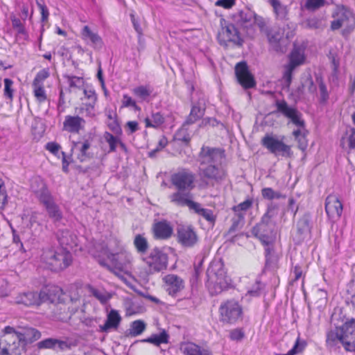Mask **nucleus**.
I'll return each instance as SVG.
<instances>
[{
	"label": "nucleus",
	"instance_id": "50",
	"mask_svg": "<svg viewBox=\"0 0 355 355\" xmlns=\"http://www.w3.org/2000/svg\"><path fill=\"white\" fill-rule=\"evenodd\" d=\"M253 199L248 198L243 202L234 206L232 209L236 214H244L249 210L253 205Z\"/></svg>",
	"mask_w": 355,
	"mask_h": 355
},
{
	"label": "nucleus",
	"instance_id": "52",
	"mask_svg": "<svg viewBox=\"0 0 355 355\" xmlns=\"http://www.w3.org/2000/svg\"><path fill=\"white\" fill-rule=\"evenodd\" d=\"M33 94L36 100L40 103H44L47 99V96L43 85L33 83Z\"/></svg>",
	"mask_w": 355,
	"mask_h": 355
},
{
	"label": "nucleus",
	"instance_id": "3",
	"mask_svg": "<svg viewBox=\"0 0 355 355\" xmlns=\"http://www.w3.org/2000/svg\"><path fill=\"white\" fill-rule=\"evenodd\" d=\"M333 21L331 22V29L336 31L343 28L342 35L347 36L355 27V18L352 12L343 5H338L332 12Z\"/></svg>",
	"mask_w": 355,
	"mask_h": 355
},
{
	"label": "nucleus",
	"instance_id": "14",
	"mask_svg": "<svg viewBox=\"0 0 355 355\" xmlns=\"http://www.w3.org/2000/svg\"><path fill=\"white\" fill-rule=\"evenodd\" d=\"M199 170L200 175L202 178L217 183L223 181L227 176V171L222 163L199 167Z\"/></svg>",
	"mask_w": 355,
	"mask_h": 355
},
{
	"label": "nucleus",
	"instance_id": "23",
	"mask_svg": "<svg viewBox=\"0 0 355 355\" xmlns=\"http://www.w3.org/2000/svg\"><path fill=\"white\" fill-rule=\"evenodd\" d=\"M170 202L174 205L180 207H188L191 209L195 201L192 200L191 191L178 190L168 196Z\"/></svg>",
	"mask_w": 355,
	"mask_h": 355
},
{
	"label": "nucleus",
	"instance_id": "19",
	"mask_svg": "<svg viewBox=\"0 0 355 355\" xmlns=\"http://www.w3.org/2000/svg\"><path fill=\"white\" fill-rule=\"evenodd\" d=\"M304 60V52L300 49H294L289 58V63L285 66V71L284 73V78L288 83H290L292 80L293 71L299 65L302 64Z\"/></svg>",
	"mask_w": 355,
	"mask_h": 355
},
{
	"label": "nucleus",
	"instance_id": "40",
	"mask_svg": "<svg viewBox=\"0 0 355 355\" xmlns=\"http://www.w3.org/2000/svg\"><path fill=\"white\" fill-rule=\"evenodd\" d=\"M268 2L272 6L273 11L278 19H288V8L287 6L282 4L279 0H268Z\"/></svg>",
	"mask_w": 355,
	"mask_h": 355
},
{
	"label": "nucleus",
	"instance_id": "45",
	"mask_svg": "<svg viewBox=\"0 0 355 355\" xmlns=\"http://www.w3.org/2000/svg\"><path fill=\"white\" fill-rule=\"evenodd\" d=\"M137 252L144 255L147 252L149 245L147 239L141 234H137L133 241Z\"/></svg>",
	"mask_w": 355,
	"mask_h": 355
},
{
	"label": "nucleus",
	"instance_id": "29",
	"mask_svg": "<svg viewBox=\"0 0 355 355\" xmlns=\"http://www.w3.org/2000/svg\"><path fill=\"white\" fill-rule=\"evenodd\" d=\"M16 333L24 343V350L28 343H33L41 337V333L37 329L30 327H19Z\"/></svg>",
	"mask_w": 355,
	"mask_h": 355
},
{
	"label": "nucleus",
	"instance_id": "61",
	"mask_svg": "<svg viewBox=\"0 0 355 355\" xmlns=\"http://www.w3.org/2000/svg\"><path fill=\"white\" fill-rule=\"evenodd\" d=\"M253 21L254 26L256 24L261 32L266 33L268 31L269 28L267 27L266 19L263 17L257 15L255 12Z\"/></svg>",
	"mask_w": 355,
	"mask_h": 355
},
{
	"label": "nucleus",
	"instance_id": "21",
	"mask_svg": "<svg viewBox=\"0 0 355 355\" xmlns=\"http://www.w3.org/2000/svg\"><path fill=\"white\" fill-rule=\"evenodd\" d=\"M68 84V92L73 98H80L84 96V91H89L85 87L83 78L76 76H65Z\"/></svg>",
	"mask_w": 355,
	"mask_h": 355
},
{
	"label": "nucleus",
	"instance_id": "16",
	"mask_svg": "<svg viewBox=\"0 0 355 355\" xmlns=\"http://www.w3.org/2000/svg\"><path fill=\"white\" fill-rule=\"evenodd\" d=\"M277 110L299 128L304 127V121L302 119V114L293 107H291L285 101H276Z\"/></svg>",
	"mask_w": 355,
	"mask_h": 355
},
{
	"label": "nucleus",
	"instance_id": "33",
	"mask_svg": "<svg viewBox=\"0 0 355 355\" xmlns=\"http://www.w3.org/2000/svg\"><path fill=\"white\" fill-rule=\"evenodd\" d=\"M92 143V139H83L75 144V147L78 150L77 158L80 162H84L92 158V153L90 152Z\"/></svg>",
	"mask_w": 355,
	"mask_h": 355
},
{
	"label": "nucleus",
	"instance_id": "44",
	"mask_svg": "<svg viewBox=\"0 0 355 355\" xmlns=\"http://www.w3.org/2000/svg\"><path fill=\"white\" fill-rule=\"evenodd\" d=\"M190 211H193L198 215L202 216L209 222L213 223L216 220L213 211L211 209L202 208L199 202H196Z\"/></svg>",
	"mask_w": 355,
	"mask_h": 355
},
{
	"label": "nucleus",
	"instance_id": "10",
	"mask_svg": "<svg viewBox=\"0 0 355 355\" xmlns=\"http://www.w3.org/2000/svg\"><path fill=\"white\" fill-rule=\"evenodd\" d=\"M143 261L149 267L151 272H160L166 269L168 266V255L160 248L155 247L152 249Z\"/></svg>",
	"mask_w": 355,
	"mask_h": 355
},
{
	"label": "nucleus",
	"instance_id": "37",
	"mask_svg": "<svg viewBox=\"0 0 355 355\" xmlns=\"http://www.w3.org/2000/svg\"><path fill=\"white\" fill-rule=\"evenodd\" d=\"M81 36L83 40L87 43H90L94 47L101 48L103 41L101 37L93 32L88 26H85L81 31Z\"/></svg>",
	"mask_w": 355,
	"mask_h": 355
},
{
	"label": "nucleus",
	"instance_id": "24",
	"mask_svg": "<svg viewBox=\"0 0 355 355\" xmlns=\"http://www.w3.org/2000/svg\"><path fill=\"white\" fill-rule=\"evenodd\" d=\"M44 207L49 217L53 221V223L60 222L62 219V211L60 206L55 202L52 195L46 198H44L40 202Z\"/></svg>",
	"mask_w": 355,
	"mask_h": 355
},
{
	"label": "nucleus",
	"instance_id": "41",
	"mask_svg": "<svg viewBox=\"0 0 355 355\" xmlns=\"http://www.w3.org/2000/svg\"><path fill=\"white\" fill-rule=\"evenodd\" d=\"M205 108L204 107H201L198 103L193 105L191 107L189 116L184 122V125L193 124L201 119L205 114Z\"/></svg>",
	"mask_w": 355,
	"mask_h": 355
},
{
	"label": "nucleus",
	"instance_id": "27",
	"mask_svg": "<svg viewBox=\"0 0 355 355\" xmlns=\"http://www.w3.org/2000/svg\"><path fill=\"white\" fill-rule=\"evenodd\" d=\"M153 231L156 239L166 240L172 236L173 228L169 222L162 220L153 225Z\"/></svg>",
	"mask_w": 355,
	"mask_h": 355
},
{
	"label": "nucleus",
	"instance_id": "34",
	"mask_svg": "<svg viewBox=\"0 0 355 355\" xmlns=\"http://www.w3.org/2000/svg\"><path fill=\"white\" fill-rule=\"evenodd\" d=\"M58 240L62 248L69 250L77 245L76 236L69 230H59L58 232Z\"/></svg>",
	"mask_w": 355,
	"mask_h": 355
},
{
	"label": "nucleus",
	"instance_id": "6",
	"mask_svg": "<svg viewBox=\"0 0 355 355\" xmlns=\"http://www.w3.org/2000/svg\"><path fill=\"white\" fill-rule=\"evenodd\" d=\"M44 261L53 271H60L67 268L72 262V256L69 250L60 248L56 250H48L42 254Z\"/></svg>",
	"mask_w": 355,
	"mask_h": 355
},
{
	"label": "nucleus",
	"instance_id": "57",
	"mask_svg": "<svg viewBox=\"0 0 355 355\" xmlns=\"http://www.w3.org/2000/svg\"><path fill=\"white\" fill-rule=\"evenodd\" d=\"M244 214H236L232 218V225L230 228V232H235L239 228L241 227L244 220Z\"/></svg>",
	"mask_w": 355,
	"mask_h": 355
},
{
	"label": "nucleus",
	"instance_id": "43",
	"mask_svg": "<svg viewBox=\"0 0 355 355\" xmlns=\"http://www.w3.org/2000/svg\"><path fill=\"white\" fill-rule=\"evenodd\" d=\"M180 350L184 355H205L208 351L202 349L200 346L193 343H187L181 345Z\"/></svg>",
	"mask_w": 355,
	"mask_h": 355
},
{
	"label": "nucleus",
	"instance_id": "62",
	"mask_svg": "<svg viewBox=\"0 0 355 355\" xmlns=\"http://www.w3.org/2000/svg\"><path fill=\"white\" fill-rule=\"evenodd\" d=\"M324 4V0H306L304 5L305 8L309 10H315Z\"/></svg>",
	"mask_w": 355,
	"mask_h": 355
},
{
	"label": "nucleus",
	"instance_id": "32",
	"mask_svg": "<svg viewBox=\"0 0 355 355\" xmlns=\"http://www.w3.org/2000/svg\"><path fill=\"white\" fill-rule=\"evenodd\" d=\"M40 302V295L36 292H24L17 295L15 297V302L26 306L39 305Z\"/></svg>",
	"mask_w": 355,
	"mask_h": 355
},
{
	"label": "nucleus",
	"instance_id": "47",
	"mask_svg": "<svg viewBox=\"0 0 355 355\" xmlns=\"http://www.w3.org/2000/svg\"><path fill=\"white\" fill-rule=\"evenodd\" d=\"M164 117L159 112L152 113L151 118H146L144 121L146 128H158L164 123Z\"/></svg>",
	"mask_w": 355,
	"mask_h": 355
},
{
	"label": "nucleus",
	"instance_id": "20",
	"mask_svg": "<svg viewBox=\"0 0 355 355\" xmlns=\"http://www.w3.org/2000/svg\"><path fill=\"white\" fill-rule=\"evenodd\" d=\"M235 73L239 83L243 88H252L255 86V81L248 70L246 62H241L236 64Z\"/></svg>",
	"mask_w": 355,
	"mask_h": 355
},
{
	"label": "nucleus",
	"instance_id": "38",
	"mask_svg": "<svg viewBox=\"0 0 355 355\" xmlns=\"http://www.w3.org/2000/svg\"><path fill=\"white\" fill-rule=\"evenodd\" d=\"M311 232L310 222L306 216H303L297 223V241H302Z\"/></svg>",
	"mask_w": 355,
	"mask_h": 355
},
{
	"label": "nucleus",
	"instance_id": "49",
	"mask_svg": "<svg viewBox=\"0 0 355 355\" xmlns=\"http://www.w3.org/2000/svg\"><path fill=\"white\" fill-rule=\"evenodd\" d=\"M261 196L263 198L272 200L274 199L285 198L286 196L281 192L275 191L270 187H265L261 189Z\"/></svg>",
	"mask_w": 355,
	"mask_h": 355
},
{
	"label": "nucleus",
	"instance_id": "63",
	"mask_svg": "<svg viewBox=\"0 0 355 355\" xmlns=\"http://www.w3.org/2000/svg\"><path fill=\"white\" fill-rule=\"evenodd\" d=\"M4 83V96L9 98L10 100L12 99L13 97V89H12V86L13 85V81L9 78H5L3 80Z\"/></svg>",
	"mask_w": 355,
	"mask_h": 355
},
{
	"label": "nucleus",
	"instance_id": "17",
	"mask_svg": "<svg viewBox=\"0 0 355 355\" xmlns=\"http://www.w3.org/2000/svg\"><path fill=\"white\" fill-rule=\"evenodd\" d=\"M177 241L184 248H192L198 243V237L191 226L180 225L177 228Z\"/></svg>",
	"mask_w": 355,
	"mask_h": 355
},
{
	"label": "nucleus",
	"instance_id": "26",
	"mask_svg": "<svg viewBox=\"0 0 355 355\" xmlns=\"http://www.w3.org/2000/svg\"><path fill=\"white\" fill-rule=\"evenodd\" d=\"M166 290L170 295L175 296L184 287L183 279L176 275L171 274L164 277Z\"/></svg>",
	"mask_w": 355,
	"mask_h": 355
},
{
	"label": "nucleus",
	"instance_id": "35",
	"mask_svg": "<svg viewBox=\"0 0 355 355\" xmlns=\"http://www.w3.org/2000/svg\"><path fill=\"white\" fill-rule=\"evenodd\" d=\"M31 189L36 195L40 202L43 200L44 198H46L51 195L44 180L40 178H35L32 180Z\"/></svg>",
	"mask_w": 355,
	"mask_h": 355
},
{
	"label": "nucleus",
	"instance_id": "36",
	"mask_svg": "<svg viewBox=\"0 0 355 355\" xmlns=\"http://www.w3.org/2000/svg\"><path fill=\"white\" fill-rule=\"evenodd\" d=\"M121 321V317L117 311L112 309L107 315V319L103 325H100L99 328L102 332H107L110 329H116Z\"/></svg>",
	"mask_w": 355,
	"mask_h": 355
},
{
	"label": "nucleus",
	"instance_id": "22",
	"mask_svg": "<svg viewBox=\"0 0 355 355\" xmlns=\"http://www.w3.org/2000/svg\"><path fill=\"white\" fill-rule=\"evenodd\" d=\"M72 342L69 339L59 340L56 338H46L37 343L39 349H51L56 352H64L71 349Z\"/></svg>",
	"mask_w": 355,
	"mask_h": 355
},
{
	"label": "nucleus",
	"instance_id": "31",
	"mask_svg": "<svg viewBox=\"0 0 355 355\" xmlns=\"http://www.w3.org/2000/svg\"><path fill=\"white\" fill-rule=\"evenodd\" d=\"M110 259L112 263V268L120 272H123L125 274L129 272L131 263L129 256L123 253H120L112 254Z\"/></svg>",
	"mask_w": 355,
	"mask_h": 355
},
{
	"label": "nucleus",
	"instance_id": "53",
	"mask_svg": "<svg viewBox=\"0 0 355 355\" xmlns=\"http://www.w3.org/2000/svg\"><path fill=\"white\" fill-rule=\"evenodd\" d=\"M146 329V324L144 321L138 320L132 322L130 329V334L133 336H137L143 333Z\"/></svg>",
	"mask_w": 355,
	"mask_h": 355
},
{
	"label": "nucleus",
	"instance_id": "7",
	"mask_svg": "<svg viewBox=\"0 0 355 355\" xmlns=\"http://www.w3.org/2000/svg\"><path fill=\"white\" fill-rule=\"evenodd\" d=\"M284 136L266 134L261 141V145L275 156L290 157L293 155L291 146L284 143Z\"/></svg>",
	"mask_w": 355,
	"mask_h": 355
},
{
	"label": "nucleus",
	"instance_id": "58",
	"mask_svg": "<svg viewBox=\"0 0 355 355\" xmlns=\"http://www.w3.org/2000/svg\"><path fill=\"white\" fill-rule=\"evenodd\" d=\"M186 126L187 125H184V123L182 128L177 132L176 137L178 140L182 141L187 144L191 141V137L187 131V129L186 128Z\"/></svg>",
	"mask_w": 355,
	"mask_h": 355
},
{
	"label": "nucleus",
	"instance_id": "46",
	"mask_svg": "<svg viewBox=\"0 0 355 355\" xmlns=\"http://www.w3.org/2000/svg\"><path fill=\"white\" fill-rule=\"evenodd\" d=\"M88 292L95 297L101 303H106L111 297V295L104 290H98L91 285H87Z\"/></svg>",
	"mask_w": 355,
	"mask_h": 355
},
{
	"label": "nucleus",
	"instance_id": "12",
	"mask_svg": "<svg viewBox=\"0 0 355 355\" xmlns=\"http://www.w3.org/2000/svg\"><path fill=\"white\" fill-rule=\"evenodd\" d=\"M222 30L218 34L220 42H231L237 46H241L243 40L235 25L227 24L224 19H220Z\"/></svg>",
	"mask_w": 355,
	"mask_h": 355
},
{
	"label": "nucleus",
	"instance_id": "5",
	"mask_svg": "<svg viewBox=\"0 0 355 355\" xmlns=\"http://www.w3.org/2000/svg\"><path fill=\"white\" fill-rule=\"evenodd\" d=\"M220 321L224 324H234L243 319L242 304L234 298L223 301L218 309Z\"/></svg>",
	"mask_w": 355,
	"mask_h": 355
},
{
	"label": "nucleus",
	"instance_id": "64",
	"mask_svg": "<svg viewBox=\"0 0 355 355\" xmlns=\"http://www.w3.org/2000/svg\"><path fill=\"white\" fill-rule=\"evenodd\" d=\"M46 149L53 154L55 156L58 158L60 157L61 152V146L55 142H49L46 145Z\"/></svg>",
	"mask_w": 355,
	"mask_h": 355
},
{
	"label": "nucleus",
	"instance_id": "55",
	"mask_svg": "<svg viewBox=\"0 0 355 355\" xmlns=\"http://www.w3.org/2000/svg\"><path fill=\"white\" fill-rule=\"evenodd\" d=\"M306 343L304 340H300V337H297L295 344L291 349H290L286 354H275V355H295L303 351Z\"/></svg>",
	"mask_w": 355,
	"mask_h": 355
},
{
	"label": "nucleus",
	"instance_id": "2",
	"mask_svg": "<svg viewBox=\"0 0 355 355\" xmlns=\"http://www.w3.org/2000/svg\"><path fill=\"white\" fill-rule=\"evenodd\" d=\"M207 281L206 286L209 293L218 295L230 285V278L226 275L224 263L221 259H214L207 270Z\"/></svg>",
	"mask_w": 355,
	"mask_h": 355
},
{
	"label": "nucleus",
	"instance_id": "11",
	"mask_svg": "<svg viewBox=\"0 0 355 355\" xmlns=\"http://www.w3.org/2000/svg\"><path fill=\"white\" fill-rule=\"evenodd\" d=\"M224 157V151L222 149L202 146L198 155L200 167L220 164Z\"/></svg>",
	"mask_w": 355,
	"mask_h": 355
},
{
	"label": "nucleus",
	"instance_id": "42",
	"mask_svg": "<svg viewBox=\"0 0 355 355\" xmlns=\"http://www.w3.org/2000/svg\"><path fill=\"white\" fill-rule=\"evenodd\" d=\"M132 94L139 99V102L148 101V98L153 92V87L149 85H139L135 87Z\"/></svg>",
	"mask_w": 355,
	"mask_h": 355
},
{
	"label": "nucleus",
	"instance_id": "54",
	"mask_svg": "<svg viewBox=\"0 0 355 355\" xmlns=\"http://www.w3.org/2000/svg\"><path fill=\"white\" fill-rule=\"evenodd\" d=\"M315 80L318 85L320 101L322 103H325L329 98V92L327 91V86L321 76H317Z\"/></svg>",
	"mask_w": 355,
	"mask_h": 355
},
{
	"label": "nucleus",
	"instance_id": "39",
	"mask_svg": "<svg viewBox=\"0 0 355 355\" xmlns=\"http://www.w3.org/2000/svg\"><path fill=\"white\" fill-rule=\"evenodd\" d=\"M340 146L343 149L349 153L355 150V129L352 128L347 131L340 138Z\"/></svg>",
	"mask_w": 355,
	"mask_h": 355
},
{
	"label": "nucleus",
	"instance_id": "13",
	"mask_svg": "<svg viewBox=\"0 0 355 355\" xmlns=\"http://www.w3.org/2000/svg\"><path fill=\"white\" fill-rule=\"evenodd\" d=\"M81 105L78 109L79 114L87 117L94 118L96 116L95 105L97 101V95L95 91L89 89V91H84V96L80 97Z\"/></svg>",
	"mask_w": 355,
	"mask_h": 355
},
{
	"label": "nucleus",
	"instance_id": "15",
	"mask_svg": "<svg viewBox=\"0 0 355 355\" xmlns=\"http://www.w3.org/2000/svg\"><path fill=\"white\" fill-rule=\"evenodd\" d=\"M341 343L346 351H355V319L345 322L341 327Z\"/></svg>",
	"mask_w": 355,
	"mask_h": 355
},
{
	"label": "nucleus",
	"instance_id": "9",
	"mask_svg": "<svg viewBox=\"0 0 355 355\" xmlns=\"http://www.w3.org/2000/svg\"><path fill=\"white\" fill-rule=\"evenodd\" d=\"M196 175L189 169L182 168L171 176V182L178 190L191 191L196 187Z\"/></svg>",
	"mask_w": 355,
	"mask_h": 355
},
{
	"label": "nucleus",
	"instance_id": "28",
	"mask_svg": "<svg viewBox=\"0 0 355 355\" xmlns=\"http://www.w3.org/2000/svg\"><path fill=\"white\" fill-rule=\"evenodd\" d=\"M52 317L57 320L67 322L71 318V313L67 304L62 302L51 303L50 306Z\"/></svg>",
	"mask_w": 355,
	"mask_h": 355
},
{
	"label": "nucleus",
	"instance_id": "8",
	"mask_svg": "<svg viewBox=\"0 0 355 355\" xmlns=\"http://www.w3.org/2000/svg\"><path fill=\"white\" fill-rule=\"evenodd\" d=\"M296 24L293 22H288L286 24L288 31L285 33L286 30L282 29L278 27H272L269 28L268 31L265 33L267 35V38L270 44V48L276 52L284 51L282 47V43L284 41V36L285 35L286 38L288 40L294 35V31L295 29Z\"/></svg>",
	"mask_w": 355,
	"mask_h": 355
},
{
	"label": "nucleus",
	"instance_id": "59",
	"mask_svg": "<svg viewBox=\"0 0 355 355\" xmlns=\"http://www.w3.org/2000/svg\"><path fill=\"white\" fill-rule=\"evenodd\" d=\"M36 3L40 11L42 22L47 21L49 16V12L44 0H37Z\"/></svg>",
	"mask_w": 355,
	"mask_h": 355
},
{
	"label": "nucleus",
	"instance_id": "51",
	"mask_svg": "<svg viewBox=\"0 0 355 355\" xmlns=\"http://www.w3.org/2000/svg\"><path fill=\"white\" fill-rule=\"evenodd\" d=\"M103 139L109 144V153L115 152L119 143H120V138L117 136H114L108 132H105L103 135Z\"/></svg>",
	"mask_w": 355,
	"mask_h": 355
},
{
	"label": "nucleus",
	"instance_id": "48",
	"mask_svg": "<svg viewBox=\"0 0 355 355\" xmlns=\"http://www.w3.org/2000/svg\"><path fill=\"white\" fill-rule=\"evenodd\" d=\"M168 334L164 330L159 334H153L150 337L142 340V342L150 343L156 346H159L162 343H168Z\"/></svg>",
	"mask_w": 355,
	"mask_h": 355
},
{
	"label": "nucleus",
	"instance_id": "1",
	"mask_svg": "<svg viewBox=\"0 0 355 355\" xmlns=\"http://www.w3.org/2000/svg\"><path fill=\"white\" fill-rule=\"evenodd\" d=\"M277 208V205L272 202L270 203L268 205L266 212L261 217L260 222L252 230V234L266 246L265 257L266 265H269L275 261L272 245L275 240V234L272 230L271 218L275 215V210Z\"/></svg>",
	"mask_w": 355,
	"mask_h": 355
},
{
	"label": "nucleus",
	"instance_id": "30",
	"mask_svg": "<svg viewBox=\"0 0 355 355\" xmlns=\"http://www.w3.org/2000/svg\"><path fill=\"white\" fill-rule=\"evenodd\" d=\"M85 121L79 116L67 115L63 122V129L69 132L78 133L84 128Z\"/></svg>",
	"mask_w": 355,
	"mask_h": 355
},
{
	"label": "nucleus",
	"instance_id": "60",
	"mask_svg": "<svg viewBox=\"0 0 355 355\" xmlns=\"http://www.w3.org/2000/svg\"><path fill=\"white\" fill-rule=\"evenodd\" d=\"M10 20L12 21V26L15 29L18 34H26V30L24 26L21 21V19L17 18L15 15H12L10 16Z\"/></svg>",
	"mask_w": 355,
	"mask_h": 355
},
{
	"label": "nucleus",
	"instance_id": "4",
	"mask_svg": "<svg viewBox=\"0 0 355 355\" xmlns=\"http://www.w3.org/2000/svg\"><path fill=\"white\" fill-rule=\"evenodd\" d=\"M24 352V343L16 330L10 326L5 327L0 335V355H21Z\"/></svg>",
	"mask_w": 355,
	"mask_h": 355
},
{
	"label": "nucleus",
	"instance_id": "18",
	"mask_svg": "<svg viewBox=\"0 0 355 355\" xmlns=\"http://www.w3.org/2000/svg\"><path fill=\"white\" fill-rule=\"evenodd\" d=\"M254 12L250 9L239 10L232 15L233 21L237 26L248 33L252 31L254 27Z\"/></svg>",
	"mask_w": 355,
	"mask_h": 355
},
{
	"label": "nucleus",
	"instance_id": "25",
	"mask_svg": "<svg viewBox=\"0 0 355 355\" xmlns=\"http://www.w3.org/2000/svg\"><path fill=\"white\" fill-rule=\"evenodd\" d=\"M325 210L331 219L340 218L343 212V205L336 196L330 195L326 198Z\"/></svg>",
	"mask_w": 355,
	"mask_h": 355
},
{
	"label": "nucleus",
	"instance_id": "56",
	"mask_svg": "<svg viewBox=\"0 0 355 355\" xmlns=\"http://www.w3.org/2000/svg\"><path fill=\"white\" fill-rule=\"evenodd\" d=\"M339 340L341 343V330L340 327L336 328L335 331H330L327 334V343L333 345L335 341Z\"/></svg>",
	"mask_w": 355,
	"mask_h": 355
}]
</instances>
